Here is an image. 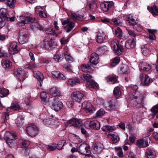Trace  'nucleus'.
Masks as SVG:
<instances>
[{
    "label": "nucleus",
    "mask_w": 158,
    "mask_h": 158,
    "mask_svg": "<svg viewBox=\"0 0 158 158\" xmlns=\"http://www.w3.org/2000/svg\"><path fill=\"white\" fill-rule=\"evenodd\" d=\"M0 93L1 97L3 98L9 94V90L4 88H0Z\"/></svg>",
    "instance_id": "40"
},
{
    "label": "nucleus",
    "mask_w": 158,
    "mask_h": 158,
    "mask_svg": "<svg viewBox=\"0 0 158 158\" xmlns=\"http://www.w3.org/2000/svg\"><path fill=\"white\" fill-rule=\"evenodd\" d=\"M135 141V139H126L125 141V144H127L131 145Z\"/></svg>",
    "instance_id": "59"
},
{
    "label": "nucleus",
    "mask_w": 158,
    "mask_h": 158,
    "mask_svg": "<svg viewBox=\"0 0 158 158\" xmlns=\"http://www.w3.org/2000/svg\"><path fill=\"white\" fill-rule=\"evenodd\" d=\"M132 26L133 28L138 32H141L143 31V27L139 24H137L136 22Z\"/></svg>",
    "instance_id": "42"
},
{
    "label": "nucleus",
    "mask_w": 158,
    "mask_h": 158,
    "mask_svg": "<svg viewBox=\"0 0 158 158\" xmlns=\"http://www.w3.org/2000/svg\"><path fill=\"white\" fill-rule=\"evenodd\" d=\"M82 106L87 112L93 113L95 111L94 108L91 104L88 102H84L82 104Z\"/></svg>",
    "instance_id": "10"
},
{
    "label": "nucleus",
    "mask_w": 158,
    "mask_h": 158,
    "mask_svg": "<svg viewBox=\"0 0 158 158\" xmlns=\"http://www.w3.org/2000/svg\"><path fill=\"white\" fill-rule=\"evenodd\" d=\"M64 56L65 59L68 62L71 63L73 61V58L69 54H68L67 52L64 53Z\"/></svg>",
    "instance_id": "54"
},
{
    "label": "nucleus",
    "mask_w": 158,
    "mask_h": 158,
    "mask_svg": "<svg viewBox=\"0 0 158 158\" xmlns=\"http://www.w3.org/2000/svg\"><path fill=\"white\" fill-rule=\"evenodd\" d=\"M52 74L54 77L57 78L60 80L64 79V76L63 74L58 71H53L52 72Z\"/></svg>",
    "instance_id": "23"
},
{
    "label": "nucleus",
    "mask_w": 158,
    "mask_h": 158,
    "mask_svg": "<svg viewBox=\"0 0 158 158\" xmlns=\"http://www.w3.org/2000/svg\"><path fill=\"white\" fill-rule=\"evenodd\" d=\"M16 19L19 23H22L24 24L29 23L30 22H34L35 20V18L31 16L25 17L23 15H21L17 16Z\"/></svg>",
    "instance_id": "4"
},
{
    "label": "nucleus",
    "mask_w": 158,
    "mask_h": 158,
    "mask_svg": "<svg viewBox=\"0 0 158 158\" xmlns=\"http://www.w3.org/2000/svg\"><path fill=\"white\" fill-rule=\"evenodd\" d=\"M17 43L16 42H14L10 44L9 48L10 53L14 54L18 52L17 49Z\"/></svg>",
    "instance_id": "16"
},
{
    "label": "nucleus",
    "mask_w": 158,
    "mask_h": 158,
    "mask_svg": "<svg viewBox=\"0 0 158 158\" xmlns=\"http://www.w3.org/2000/svg\"><path fill=\"white\" fill-rule=\"evenodd\" d=\"M110 46L112 49L114 51L117 55H120L123 51V47L121 44H119L116 39H110Z\"/></svg>",
    "instance_id": "1"
},
{
    "label": "nucleus",
    "mask_w": 158,
    "mask_h": 158,
    "mask_svg": "<svg viewBox=\"0 0 158 158\" xmlns=\"http://www.w3.org/2000/svg\"><path fill=\"white\" fill-rule=\"evenodd\" d=\"M63 104L58 99H55L52 103V108L56 111L60 110L63 107Z\"/></svg>",
    "instance_id": "11"
},
{
    "label": "nucleus",
    "mask_w": 158,
    "mask_h": 158,
    "mask_svg": "<svg viewBox=\"0 0 158 158\" xmlns=\"http://www.w3.org/2000/svg\"><path fill=\"white\" fill-rule=\"evenodd\" d=\"M2 64L5 68H9L12 65V63L10 60H7L3 61Z\"/></svg>",
    "instance_id": "46"
},
{
    "label": "nucleus",
    "mask_w": 158,
    "mask_h": 158,
    "mask_svg": "<svg viewBox=\"0 0 158 158\" xmlns=\"http://www.w3.org/2000/svg\"><path fill=\"white\" fill-rule=\"evenodd\" d=\"M50 93L53 96L55 97L59 96L60 94V91L55 87L51 88L50 90Z\"/></svg>",
    "instance_id": "35"
},
{
    "label": "nucleus",
    "mask_w": 158,
    "mask_h": 158,
    "mask_svg": "<svg viewBox=\"0 0 158 158\" xmlns=\"http://www.w3.org/2000/svg\"><path fill=\"white\" fill-rule=\"evenodd\" d=\"M108 137L112 138H118V134L114 132H109L108 135Z\"/></svg>",
    "instance_id": "56"
},
{
    "label": "nucleus",
    "mask_w": 158,
    "mask_h": 158,
    "mask_svg": "<svg viewBox=\"0 0 158 158\" xmlns=\"http://www.w3.org/2000/svg\"><path fill=\"white\" fill-rule=\"evenodd\" d=\"M41 100L43 102H46L49 100L48 94L45 92H43L40 94Z\"/></svg>",
    "instance_id": "34"
},
{
    "label": "nucleus",
    "mask_w": 158,
    "mask_h": 158,
    "mask_svg": "<svg viewBox=\"0 0 158 158\" xmlns=\"http://www.w3.org/2000/svg\"><path fill=\"white\" fill-rule=\"evenodd\" d=\"M84 97V94L80 92H74L71 94V97L73 101L80 102Z\"/></svg>",
    "instance_id": "8"
},
{
    "label": "nucleus",
    "mask_w": 158,
    "mask_h": 158,
    "mask_svg": "<svg viewBox=\"0 0 158 158\" xmlns=\"http://www.w3.org/2000/svg\"><path fill=\"white\" fill-rule=\"evenodd\" d=\"M105 35L103 33L98 32L97 36L96 41L99 43H102L105 38Z\"/></svg>",
    "instance_id": "30"
},
{
    "label": "nucleus",
    "mask_w": 158,
    "mask_h": 158,
    "mask_svg": "<svg viewBox=\"0 0 158 158\" xmlns=\"http://www.w3.org/2000/svg\"><path fill=\"white\" fill-rule=\"evenodd\" d=\"M62 24L65 26V28H66V32L67 33L70 32L74 27L75 24L70 21L69 19L64 20L62 22Z\"/></svg>",
    "instance_id": "7"
},
{
    "label": "nucleus",
    "mask_w": 158,
    "mask_h": 158,
    "mask_svg": "<svg viewBox=\"0 0 158 158\" xmlns=\"http://www.w3.org/2000/svg\"><path fill=\"white\" fill-rule=\"evenodd\" d=\"M113 93L115 97H118L120 96L121 95V92L120 88L118 86L115 87Z\"/></svg>",
    "instance_id": "45"
},
{
    "label": "nucleus",
    "mask_w": 158,
    "mask_h": 158,
    "mask_svg": "<svg viewBox=\"0 0 158 158\" xmlns=\"http://www.w3.org/2000/svg\"><path fill=\"white\" fill-rule=\"evenodd\" d=\"M54 144H52V146L48 145L47 148L48 150L50 151H52L56 149V146L54 145Z\"/></svg>",
    "instance_id": "64"
},
{
    "label": "nucleus",
    "mask_w": 158,
    "mask_h": 158,
    "mask_svg": "<svg viewBox=\"0 0 158 158\" xmlns=\"http://www.w3.org/2000/svg\"><path fill=\"white\" fill-rule=\"evenodd\" d=\"M82 70L84 72H91L94 70V67L90 63L83 64L81 65Z\"/></svg>",
    "instance_id": "12"
},
{
    "label": "nucleus",
    "mask_w": 158,
    "mask_h": 158,
    "mask_svg": "<svg viewBox=\"0 0 158 158\" xmlns=\"http://www.w3.org/2000/svg\"><path fill=\"white\" fill-rule=\"evenodd\" d=\"M33 76L38 80L40 83L39 85L41 87L42 86L44 79L43 74L39 71H35L34 72Z\"/></svg>",
    "instance_id": "17"
},
{
    "label": "nucleus",
    "mask_w": 158,
    "mask_h": 158,
    "mask_svg": "<svg viewBox=\"0 0 158 158\" xmlns=\"http://www.w3.org/2000/svg\"><path fill=\"white\" fill-rule=\"evenodd\" d=\"M115 127L114 126H110L105 125L103 126L102 128V131H114Z\"/></svg>",
    "instance_id": "38"
},
{
    "label": "nucleus",
    "mask_w": 158,
    "mask_h": 158,
    "mask_svg": "<svg viewBox=\"0 0 158 158\" xmlns=\"http://www.w3.org/2000/svg\"><path fill=\"white\" fill-rule=\"evenodd\" d=\"M118 77L116 75L109 76L107 77V81L110 82L114 84L118 82Z\"/></svg>",
    "instance_id": "33"
},
{
    "label": "nucleus",
    "mask_w": 158,
    "mask_h": 158,
    "mask_svg": "<svg viewBox=\"0 0 158 158\" xmlns=\"http://www.w3.org/2000/svg\"><path fill=\"white\" fill-rule=\"evenodd\" d=\"M146 152L148 158H155L156 154L153 150L148 149L147 150Z\"/></svg>",
    "instance_id": "37"
},
{
    "label": "nucleus",
    "mask_w": 158,
    "mask_h": 158,
    "mask_svg": "<svg viewBox=\"0 0 158 158\" xmlns=\"http://www.w3.org/2000/svg\"><path fill=\"white\" fill-rule=\"evenodd\" d=\"M44 123L46 125L48 126L51 124V120L49 118H47L43 120Z\"/></svg>",
    "instance_id": "63"
},
{
    "label": "nucleus",
    "mask_w": 158,
    "mask_h": 158,
    "mask_svg": "<svg viewBox=\"0 0 158 158\" xmlns=\"http://www.w3.org/2000/svg\"><path fill=\"white\" fill-rule=\"evenodd\" d=\"M86 86L96 88L98 87V85L96 82L91 80L88 84H87L86 85Z\"/></svg>",
    "instance_id": "50"
},
{
    "label": "nucleus",
    "mask_w": 158,
    "mask_h": 158,
    "mask_svg": "<svg viewBox=\"0 0 158 158\" xmlns=\"http://www.w3.org/2000/svg\"><path fill=\"white\" fill-rule=\"evenodd\" d=\"M99 60L98 55L95 53L92 54L90 59V63L93 66L97 65L98 63Z\"/></svg>",
    "instance_id": "13"
},
{
    "label": "nucleus",
    "mask_w": 158,
    "mask_h": 158,
    "mask_svg": "<svg viewBox=\"0 0 158 158\" xmlns=\"http://www.w3.org/2000/svg\"><path fill=\"white\" fill-rule=\"evenodd\" d=\"M38 129L34 124H30L27 127V134L32 137H35L38 134Z\"/></svg>",
    "instance_id": "3"
},
{
    "label": "nucleus",
    "mask_w": 158,
    "mask_h": 158,
    "mask_svg": "<svg viewBox=\"0 0 158 158\" xmlns=\"http://www.w3.org/2000/svg\"><path fill=\"white\" fill-rule=\"evenodd\" d=\"M126 23H128L129 25H132L135 23V19L134 18V16L131 14H129L126 18Z\"/></svg>",
    "instance_id": "25"
},
{
    "label": "nucleus",
    "mask_w": 158,
    "mask_h": 158,
    "mask_svg": "<svg viewBox=\"0 0 158 158\" xmlns=\"http://www.w3.org/2000/svg\"><path fill=\"white\" fill-rule=\"evenodd\" d=\"M86 123L87 124H89L90 127L92 128L95 129H98L100 127V123L97 121H93L90 122L88 121Z\"/></svg>",
    "instance_id": "20"
},
{
    "label": "nucleus",
    "mask_w": 158,
    "mask_h": 158,
    "mask_svg": "<svg viewBox=\"0 0 158 158\" xmlns=\"http://www.w3.org/2000/svg\"><path fill=\"white\" fill-rule=\"evenodd\" d=\"M137 145L139 147H145L148 146V142L146 139H139L137 141Z\"/></svg>",
    "instance_id": "22"
},
{
    "label": "nucleus",
    "mask_w": 158,
    "mask_h": 158,
    "mask_svg": "<svg viewBox=\"0 0 158 158\" xmlns=\"http://www.w3.org/2000/svg\"><path fill=\"white\" fill-rule=\"evenodd\" d=\"M150 82V78L148 75H146L145 77L144 81L143 83L144 85L147 86Z\"/></svg>",
    "instance_id": "57"
},
{
    "label": "nucleus",
    "mask_w": 158,
    "mask_h": 158,
    "mask_svg": "<svg viewBox=\"0 0 158 158\" xmlns=\"http://www.w3.org/2000/svg\"><path fill=\"white\" fill-rule=\"evenodd\" d=\"M113 3L112 2H105L101 4V7L102 10L104 11H108L109 9L112 7Z\"/></svg>",
    "instance_id": "15"
},
{
    "label": "nucleus",
    "mask_w": 158,
    "mask_h": 158,
    "mask_svg": "<svg viewBox=\"0 0 158 158\" xmlns=\"http://www.w3.org/2000/svg\"><path fill=\"white\" fill-rule=\"evenodd\" d=\"M45 31L47 34L54 36L57 35L54 30L51 28H49L46 29L45 30Z\"/></svg>",
    "instance_id": "55"
},
{
    "label": "nucleus",
    "mask_w": 158,
    "mask_h": 158,
    "mask_svg": "<svg viewBox=\"0 0 158 158\" xmlns=\"http://www.w3.org/2000/svg\"><path fill=\"white\" fill-rule=\"evenodd\" d=\"M105 113V111L103 110H98L95 114L96 117L102 116Z\"/></svg>",
    "instance_id": "58"
},
{
    "label": "nucleus",
    "mask_w": 158,
    "mask_h": 158,
    "mask_svg": "<svg viewBox=\"0 0 158 158\" xmlns=\"http://www.w3.org/2000/svg\"><path fill=\"white\" fill-rule=\"evenodd\" d=\"M103 145L100 143H96L94 144V149L97 152H100L103 148Z\"/></svg>",
    "instance_id": "26"
},
{
    "label": "nucleus",
    "mask_w": 158,
    "mask_h": 158,
    "mask_svg": "<svg viewBox=\"0 0 158 158\" xmlns=\"http://www.w3.org/2000/svg\"><path fill=\"white\" fill-rule=\"evenodd\" d=\"M82 123L81 121L75 118H72L65 123L66 127L73 126L76 128H80L82 125Z\"/></svg>",
    "instance_id": "5"
},
{
    "label": "nucleus",
    "mask_w": 158,
    "mask_h": 158,
    "mask_svg": "<svg viewBox=\"0 0 158 158\" xmlns=\"http://www.w3.org/2000/svg\"><path fill=\"white\" fill-rule=\"evenodd\" d=\"M71 16L73 19L80 20H82L83 17V16L79 15L75 13H72Z\"/></svg>",
    "instance_id": "49"
},
{
    "label": "nucleus",
    "mask_w": 158,
    "mask_h": 158,
    "mask_svg": "<svg viewBox=\"0 0 158 158\" xmlns=\"http://www.w3.org/2000/svg\"><path fill=\"white\" fill-rule=\"evenodd\" d=\"M147 30L149 33V39L151 40H155L156 39L155 33L157 32V30L149 29H147Z\"/></svg>",
    "instance_id": "27"
},
{
    "label": "nucleus",
    "mask_w": 158,
    "mask_h": 158,
    "mask_svg": "<svg viewBox=\"0 0 158 158\" xmlns=\"http://www.w3.org/2000/svg\"><path fill=\"white\" fill-rule=\"evenodd\" d=\"M16 0H6V4L11 8H13L15 6Z\"/></svg>",
    "instance_id": "48"
},
{
    "label": "nucleus",
    "mask_w": 158,
    "mask_h": 158,
    "mask_svg": "<svg viewBox=\"0 0 158 158\" xmlns=\"http://www.w3.org/2000/svg\"><path fill=\"white\" fill-rule=\"evenodd\" d=\"M20 44H23L27 41V35L26 33L23 32L21 30L19 33V37L18 40Z\"/></svg>",
    "instance_id": "14"
},
{
    "label": "nucleus",
    "mask_w": 158,
    "mask_h": 158,
    "mask_svg": "<svg viewBox=\"0 0 158 158\" xmlns=\"http://www.w3.org/2000/svg\"><path fill=\"white\" fill-rule=\"evenodd\" d=\"M8 15L6 9L4 8L0 9V17L6 19V17L7 18Z\"/></svg>",
    "instance_id": "39"
},
{
    "label": "nucleus",
    "mask_w": 158,
    "mask_h": 158,
    "mask_svg": "<svg viewBox=\"0 0 158 158\" xmlns=\"http://www.w3.org/2000/svg\"><path fill=\"white\" fill-rule=\"evenodd\" d=\"M82 78L84 80L86 81L89 83L92 80V76L89 74H83Z\"/></svg>",
    "instance_id": "51"
},
{
    "label": "nucleus",
    "mask_w": 158,
    "mask_h": 158,
    "mask_svg": "<svg viewBox=\"0 0 158 158\" xmlns=\"http://www.w3.org/2000/svg\"><path fill=\"white\" fill-rule=\"evenodd\" d=\"M27 74V73L21 68L17 69L14 72L15 75L18 77L20 81L23 80Z\"/></svg>",
    "instance_id": "9"
},
{
    "label": "nucleus",
    "mask_w": 158,
    "mask_h": 158,
    "mask_svg": "<svg viewBox=\"0 0 158 158\" xmlns=\"http://www.w3.org/2000/svg\"><path fill=\"white\" fill-rule=\"evenodd\" d=\"M89 10L91 12H94L96 10L97 6V5L94 3H92L89 4Z\"/></svg>",
    "instance_id": "52"
},
{
    "label": "nucleus",
    "mask_w": 158,
    "mask_h": 158,
    "mask_svg": "<svg viewBox=\"0 0 158 158\" xmlns=\"http://www.w3.org/2000/svg\"><path fill=\"white\" fill-rule=\"evenodd\" d=\"M146 96L145 93L138 90L135 93L132 101H135L137 104L143 103L144 102Z\"/></svg>",
    "instance_id": "2"
},
{
    "label": "nucleus",
    "mask_w": 158,
    "mask_h": 158,
    "mask_svg": "<svg viewBox=\"0 0 158 158\" xmlns=\"http://www.w3.org/2000/svg\"><path fill=\"white\" fill-rule=\"evenodd\" d=\"M24 118L22 115L18 116L16 119L15 123L18 126H22L23 123Z\"/></svg>",
    "instance_id": "36"
},
{
    "label": "nucleus",
    "mask_w": 158,
    "mask_h": 158,
    "mask_svg": "<svg viewBox=\"0 0 158 158\" xmlns=\"http://www.w3.org/2000/svg\"><path fill=\"white\" fill-rule=\"evenodd\" d=\"M141 48L143 54L144 56H148L149 55L150 52L148 48L144 47V46H142L141 47Z\"/></svg>",
    "instance_id": "53"
},
{
    "label": "nucleus",
    "mask_w": 158,
    "mask_h": 158,
    "mask_svg": "<svg viewBox=\"0 0 158 158\" xmlns=\"http://www.w3.org/2000/svg\"><path fill=\"white\" fill-rule=\"evenodd\" d=\"M10 108L15 110H21L22 108L21 107L19 104L18 102H15L12 103L11 104V105L10 107H8L6 109V111H9V109Z\"/></svg>",
    "instance_id": "21"
},
{
    "label": "nucleus",
    "mask_w": 158,
    "mask_h": 158,
    "mask_svg": "<svg viewBox=\"0 0 158 158\" xmlns=\"http://www.w3.org/2000/svg\"><path fill=\"white\" fill-rule=\"evenodd\" d=\"M66 144V141L64 140H63L59 141L58 143L56 148L59 150H61L63 148V146Z\"/></svg>",
    "instance_id": "44"
},
{
    "label": "nucleus",
    "mask_w": 158,
    "mask_h": 158,
    "mask_svg": "<svg viewBox=\"0 0 158 158\" xmlns=\"http://www.w3.org/2000/svg\"><path fill=\"white\" fill-rule=\"evenodd\" d=\"M35 13L41 17L45 18L46 15L44 11V9L40 6H37L35 8Z\"/></svg>",
    "instance_id": "19"
},
{
    "label": "nucleus",
    "mask_w": 158,
    "mask_h": 158,
    "mask_svg": "<svg viewBox=\"0 0 158 158\" xmlns=\"http://www.w3.org/2000/svg\"><path fill=\"white\" fill-rule=\"evenodd\" d=\"M90 148L87 144L83 143L77 148V151L81 154L86 155L89 152Z\"/></svg>",
    "instance_id": "6"
},
{
    "label": "nucleus",
    "mask_w": 158,
    "mask_h": 158,
    "mask_svg": "<svg viewBox=\"0 0 158 158\" xmlns=\"http://www.w3.org/2000/svg\"><path fill=\"white\" fill-rule=\"evenodd\" d=\"M152 112L154 114H156L158 112V105H157L153 106L151 109Z\"/></svg>",
    "instance_id": "61"
},
{
    "label": "nucleus",
    "mask_w": 158,
    "mask_h": 158,
    "mask_svg": "<svg viewBox=\"0 0 158 158\" xmlns=\"http://www.w3.org/2000/svg\"><path fill=\"white\" fill-rule=\"evenodd\" d=\"M119 72L121 74L128 73H129V69L127 65L123 64L119 68Z\"/></svg>",
    "instance_id": "29"
},
{
    "label": "nucleus",
    "mask_w": 158,
    "mask_h": 158,
    "mask_svg": "<svg viewBox=\"0 0 158 158\" xmlns=\"http://www.w3.org/2000/svg\"><path fill=\"white\" fill-rule=\"evenodd\" d=\"M44 47L46 49L50 50L54 47V45L52 41L50 40L45 42L44 44Z\"/></svg>",
    "instance_id": "31"
},
{
    "label": "nucleus",
    "mask_w": 158,
    "mask_h": 158,
    "mask_svg": "<svg viewBox=\"0 0 158 158\" xmlns=\"http://www.w3.org/2000/svg\"><path fill=\"white\" fill-rule=\"evenodd\" d=\"M31 28L34 31H36L37 30L39 29L41 31L42 29L39 25V24L37 23H35L31 24Z\"/></svg>",
    "instance_id": "43"
},
{
    "label": "nucleus",
    "mask_w": 158,
    "mask_h": 158,
    "mask_svg": "<svg viewBox=\"0 0 158 158\" xmlns=\"http://www.w3.org/2000/svg\"><path fill=\"white\" fill-rule=\"evenodd\" d=\"M80 80L77 78L69 79L68 82L67 83L69 85L72 86L77 84L79 83Z\"/></svg>",
    "instance_id": "32"
},
{
    "label": "nucleus",
    "mask_w": 158,
    "mask_h": 158,
    "mask_svg": "<svg viewBox=\"0 0 158 158\" xmlns=\"http://www.w3.org/2000/svg\"><path fill=\"white\" fill-rule=\"evenodd\" d=\"M6 19L2 18V17H0V28H2L5 26Z\"/></svg>",
    "instance_id": "60"
},
{
    "label": "nucleus",
    "mask_w": 158,
    "mask_h": 158,
    "mask_svg": "<svg viewBox=\"0 0 158 158\" xmlns=\"http://www.w3.org/2000/svg\"><path fill=\"white\" fill-rule=\"evenodd\" d=\"M113 31L114 35L119 38H120L122 36V31L120 28L113 29Z\"/></svg>",
    "instance_id": "28"
},
{
    "label": "nucleus",
    "mask_w": 158,
    "mask_h": 158,
    "mask_svg": "<svg viewBox=\"0 0 158 158\" xmlns=\"http://www.w3.org/2000/svg\"><path fill=\"white\" fill-rule=\"evenodd\" d=\"M136 39L134 38L132 40H128L126 42L125 46L127 48L130 49L133 48L135 45Z\"/></svg>",
    "instance_id": "18"
},
{
    "label": "nucleus",
    "mask_w": 158,
    "mask_h": 158,
    "mask_svg": "<svg viewBox=\"0 0 158 158\" xmlns=\"http://www.w3.org/2000/svg\"><path fill=\"white\" fill-rule=\"evenodd\" d=\"M120 61V58L118 56L115 57L111 63V66L114 67L118 64Z\"/></svg>",
    "instance_id": "47"
},
{
    "label": "nucleus",
    "mask_w": 158,
    "mask_h": 158,
    "mask_svg": "<svg viewBox=\"0 0 158 158\" xmlns=\"http://www.w3.org/2000/svg\"><path fill=\"white\" fill-rule=\"evenodd\" d=\"M148 10L153 15H158V7L154 6L150 9L148 8Z\"/></svg>",
    "instance_id": "41"
},
{
    "label": "nucleus",
    "mask_w": 158,
    "mask_h": 158,
    "mask_svg": "<svg viewBox=\"0 0 158 158\" xmlns=\"http://www.w3.org/2000/svg\"><path fill=\"white\" fill-rule=\"evenodd\" d=\"M6 135L9 136L10 137L11 136L12 137L14 138L18 137L17 134L15 132L11 133L9 132H7L6 133Z\"/></svg>",
    "instance_id": "62"
},
{
    "label": "nucleus",
    "mask_w": 158,
    "mask_h": 158,
    "mask_svg": "<svg viewBox=\"0 0 158 158\" xmlns=\"http://www.w3.org/2000/svg\"><path fill=\"white\" fill-rule=\"evenodd\" d=\"M139 66L142 70L148 71L151 68L150 65L146 62H142L140 63Z\"/></svg>",
    "instance_id": "24"
}]
</instances>
